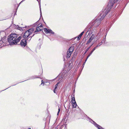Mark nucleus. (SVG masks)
<instances>
[{"label":"nucleus","instance_id":"obj_1","mask_svg":"<svg viewBox=\"0 0 129 129\" xmlns=\"http://www.w3.org/2000/svg\"><path fill=\"white\" fill-rule=\"evenodd\" d=\"M121 2V0H110L108 3V8L107 9H105L101 12L99 15L95 20H93L92 22L93 25L98 26L100 24L101 21L104 18L106 15L109 11L111 7L113 6L115 3H119Z\"/></svg>","mask_w":129,"mask_h":129},{"label":"nucleus","instance_id":"obj_2","mask_svg":"<svg viewBox=\"0 0 129 129\" xmlns=\"http://www.w3.org/2000/svg\"><path fill=\"white\" fill-rule=\"evenodd\" d=\"M17 35L16 34H12L8 37L7 41L10 45L17 44L21 39V37L20 36L18 38Z\"/></svg>","mask_w":129,"mask_h":129},{"label":"nucleus","instance_id":"obj_3","mask_svg":"<svg viewBox=\"0 0 129 129\" xmlns=\"http://www.w3.org/2000/svg\"><path fill=\"white\" fill-rule=\"evenodd\" d=\"M34 30V28H32L28 29L26 31L24 34L23 36V37L26 39L28 37L30 34L33 32Z\"/></svg>","mask_w":129,"mask_h":129},{"label":"nucleus","instance_id":"obj_4","mask_svg":"<svg viewBox=\"0 0 129 129\" xmlns=\"http://www.w3.org/2000/svg\"><path fill=\"white\" fill-rule=\"evenodd\" d=\"M38 24V21L35 23L34 24V27H37L35 31V32H38L42 29L43 25L42 24H39L38 25H37Z\"/></svg>","mask_w":129,"mask_h":129},{"label":"nucleus","instance_id":"obj_5","mask_svg":"<svg viewBox=\"0 0 129 129\" xmlns=\"http://www.w3.org/2000/svg\"><path fill=\"white\" fill-rule=\"evenodd\" d=\"M74 50V48L73 47H71L68 49L67 52V57L69 58Z\"/></svg>","mask_w":129,"mask_h":129},{"label":"nucleus","instance_id":"obj_6","mask_svg":"<svg viewBox=\"0 0 129 129\" xmlns=\"http://www.w3.org/2000/svg\"><path fill=\"white\" fill-rule=\"evenodd\" d=\"M89 120H90L89 121L92 123L95 126L97 127L98 129H102V128L100 126L96 124L94 121L89 118Z\"/></svg>","mask_w":129,"mask_h":129},{"label":"nucleus","instance_id":"obj_7","mask_svg":"<svg viewBox=\"0 0 129 129\" xmlns=\"http://www.w3.org/2000/svg\"><path fill=\"white\" fill-rule=\"evenodd\" d=\"M25 39H23L21 42L20 45L22 46H23L24 47L26 45V41Z\"/></svg>","mask_w":129,"mask_h":129},{"label":"nucleus","instance_id":"obj_8","mask_svg":"<svg viewBox=\"0 0 129 129\" xmlns=\"http://www.w3.org/2000/svg\"><path fill=\"white\" fill-rule=\"evenodd\" d=\"M72 105L73 106V108H76L77 106V104L76 101L73 102H72Z\"/></svg>","mask_w":129,"mask_h":129},{"label":"nucleus","instance_id":"obj_9","mask_svg":"<svg viewBox=\"0 0 129 129\" xmlns=\"http://www.w3.org/2000/svg\"><path fill=\"white\" fill-rule=\"evenodd\" d=\"M94 35H92L91 36L89 39V40L88 41V42H89L90 43L92 41V40L94 38Z\"/></svg>","mask_w":129,"mask_h":129},{"label":"nucleus","instance_id":"obj_10","mask_svg":"<svg viewBox=\"0 0 129 129\" xmlns=\"http://www.w3.org/2000/svg\"><path fill=\"white\" fill-rule=\"evenodd\" d=\"M44 31L46 34H48L49 33L50 29L47 28L44 29Z\"/></svg>","mask_w":129,"mask_h":129},{"label":"nucleus","instance_id":"obj_11","mask_svg":"<svg viewBox=\"0 0 129 129\" xmlns=\"http://www.w3.org/2000/svg\"><path fill=\"white\" fill-rule=\"evenodd\" d=\"M39 78V77H38L37 76L35 75L34 76H32L31 77L30 79H33L36 78Z\"/></svg>","mask_w":129,"mask_h":129},{"label":"nucleus","instance_id":"obj_12","mask_svg":"<svg viewBox=\"0 0 129 129\" xmlns=\"http://www.w3.org/2000/svg\"><path fill=\"white\" fill-rule=\"evenodd\" d=\"M106 36H105V38H104V39L102 40L101 42V43H104L106 41Z\"/></svg>","mask_w":129,"mask_h":129},{"label":"nucleus","instance_id":"obj_13","mask_svg":"<svg viewBox=\"0 0 129 129\" xmlns=\"http://www.w3.org/2000/svg\"><path fill=\"white\" fill-rule=\"evenodd\" d=\"M16 28L17 29H18L19 30H21L22 29V28L19 26H18L17 25Z\"/></svg>","mask_w":129,"mask_h":129},{"label":"nucleus","instance_id":"obj_14","mask_svg":"<svg viewBox=\"0 0 129 129\" xmlns=\"http://www.w3.org/2000/svg\"><path fill=\"white\" fill-rule=\"evenodd\" d=\"M86 29H85L84 30L83 32H82L79 35L80 36H81V37L82 35L83 34V33H84V31H85L86 30Z\"/></svg>","mask_w":129,"mask_h":129},{"label":"nucleus","instance_id":"obj_15","mask_svg":"<svg viewBox=\"0 0 129 129\" xmlns=\"http://www.w3.org/2000/svg\"><path fill=\"white\" fill-rule=\"evenodd\" d=\"M72 102H75L76 101L75 100V98L74 97H73L72 98Z\"/></svg>","mask_w":129,"mask_h":129},{"label":"nucleus","instance_id":"obj_16","mask_svg":"<svg viewBox=\"0 0 129 129\" xmlns=\"http://www.w3.org/2000/svg\"><path fill=\"white\" fill-rule=\"evenodd\" d=\"M57 87H56V86H55V88H54V89L53 90L54 92L55 93H56V91H55V90H56V88H57Z\"/></svg>","mask_w":129,"mask_h":129},{"label":"nucleus","instance_id":"obj_17","mask_svg":"<svg viewBox=\"0 0 129 129\" xmlns=\"http://www.w3.org/2000/svg\"><path fill=\"white\" fill-rule=\"evenodd\" d=\"M49 33H50L52 34H54V32H53L52 30L51 29H50Z\"/></svg>","mask_w":129,"mask_h":129},{"label":"nucleus","instance_id":"obj_18","mask_svg":"<svg viewBox=\"0 0 129 129\" xmlns=\"http://www.w3.org/2000/svg\"><path fill=\"white\" fill-rule=\"evenodd\" d=\"M93 44H92L90 47H88L86 49L87 51H88L89 49L92 46Z\"/></svg>","mask_w":129,"mask_h":129},{"label":"nucleus","instance_id":"obj_19","mask_svg":"<svg viewBox=\"0 0 129 129\" xmlns=\"http://www.w3.org/2000/svg\"><path fill=\"white\" fill-rule=\"evenodd\" d=\"M59 108L58 109V113H57V115H58V114H59V112L60 111V108H59Z\"/></svg>","mask_w":129,"mask_h":129},{"label":"nucleus","instance_id":"obj_20","mask_svg":"<svg viewBox=\"0 0 129 129\" xmlns=\"http://www.w3.org/2000/svg\"><path fill=\"white\" fill-rule=\"evenodd\" d=\"M81 37L79 35V36L78 37L77 40H79L80 39Z\"/></svg>","mask_w":129,"mask_h":129},{"label":"nucleus","instance_id":"obj_21","mask_svg":"<svg viewBox=\"0 0 129 129\" xmlns=\"http://www.w3.org/2000/svg\"><path fill=\"white\" fill-rule=\"evenodd\" d=\"M40 15H42V12H41V8L40 6Z\"/></svg>","mask_w":129,"mask_h":129},{"label":"nucleus","instance_id":"obj_22","mask_svg":"<svg viewBox=\"0 0 129 129\" xmlns=\"http://www.w3.org/2000/svg\"><path fill=\"white\" fill-rule=\"evenodd\" d=\"M95 50V49H93L91 51V52L89 54H90V55H91L93 52Z\"/></svg>","mask_w":129,"mask_h":129},{"label":"nucleus","instance_id":"obj_23","mask_svg":"<svg viewBox=\"0 0 129 129\" xmlns=\"http://www.w3.org/2000/svg\"><path fill=\"white\" fill-rule=\"evenodd\" d=\"M102 43H101V42L99 44H98L97 45V46H100V45H102Z\"/></svg>","mask_w":129,"mask_h":129},{"label":"nucleus","instance_id":"obj_24","mask_svg":"<svg viewBox=\"0 0 129 129\" xmlns=\"http://www.w3.org/2000/svg\"><path fill=\"white\" fill-rule=\"evenodd\" d=\"M86 60H87V59H86L85 62L83 63V67H84L85 64V62H86Z\"/></svg>","mask_w":129,"mask_h":129},{"label":"nucleus","instance_id":"obj_25","mask_svg":"<svg viewBox=\"0 0 129 129\" xmlns=\"http://www.w3.org/2000/svg\"><path fill=\"white\" fill-rule=\"evenodd\" d=\"M90 55V54H89V55L88 56H87V58H86V59L87 60V59L90 56V55Z\"/></svg>","mask_w":129,"mask_h":129},{"label":"nucleus","instance_id":"obj_26","mask_svg":"<svg viewBox=\"0 0 129 129\" xmlns=\"http://www.w3.org/2000/svg\"><path fill=\"white\" fill-rule=\"evenodd\" d=\"M59 83L58 82L55 85V86H56V87H57V86L58 85Z\"/></svg>","mask_w":129,"mask_h":129},{"label":"nucleus","instance_id":"obj_27","mask_svg":"<svg viewBox=\"0 0 129 129\" xmlns=\"http://www.w3.org/2000/svg\"><path fill=\"white\" fill-rule=\"evenodd\" d=\"M41 81H42L41 84H44V81L43 80H42Z\"/></svg>","mask_w":129,"mask_h":129},{"label":"nucleus","instance_id":"obj_28","mask_svg":"<svg viewBox=\"0 0 129 129\" xmlns=\"http://www.w3.org/2000/svg\"><path fill=\"white\" fill-rule=\"evenodd\" d=\"M34 34L33 35V36H31V37L30 36V37H29V38H30V37H31V38H30V39H31V38L33 36H34Z\"/></svg>","mask_w":129,"mask_h":129},{"label":"nucleus","instance_id":"obj_29","mask_svg":"<svg viewBox=\"0 0 129 129\" xmlns=\"http://www.w3.org/2000/svg\"><path fill=\"white\" fill-rule=\"evenodd\" d=\"M89 43H90L89 42H88V41L87 42V43H86V44L87 45L88 44H89Z\"/></svg>","mask_w":129,"mask_h":129},{"label":"nucleus","instance_id":"obj_30","mask_svg":"<svg viewBox=\"0 0 129 129\" xmlns=\"http://www.w3.org/2000/svg\"><path fill=\"white\" fill-rule=\"evenodd\" d=\"M98 46H97L95 47L93 49H95V50L97 48V47H98Z\"/></svg>","mask_w":129,"mask_h":129},{"label":"nucleus","instance_id":"obj_31","mask_svg":"<svg viewBox=\"0 0 129 129\" xmlns=\"http://www.w3.org/2000/svg\"><path fill=\"white\" fill-rule=\"evenodd\" d=\"M63 125H62V126H61V127H60V129H61V128H62V127H63Z\"/></svg>","mask_w":129,"mask_h":129},{"label":"nucleus","instance_id":"obj_32","mask_svg":"<svg viewBox=\"0 0 129 129\" xmlns=\"http://www.w3.org/2000/svg\"><path fill=\"white\" fill-rule=\"evenodd\" d=\"M25 0H23L19 4H20L23 1Z\"/></svg>","mask_w":129,"mask_h":129},{"label":"nucleus","instance_id":"obj_33","mask_svg":"<svg viewBox=\"0 0 129 129\" xmlns=\"http://www.w3.org/2000/svg\"><path fill=\"white\" fill-rule=\"evenodd\" d=\"M87 50H86V51L85 52V53H84V54H85L86 52H87Z\"/></svg>","mask_w":129,"mask_h":129},{"label":"nucleus","instance_id":"obj_34","mask_svg":"<svg viewBox=\"0 0 129 129\" xmlns=\"http://www.w3.org/2000/svg\"><path fill=\"white\" fill-rule=\"evenodd\" d=\"M73 96H74L73 97H74V94H73Z\"/></svg>","mask_w":129,"mask_h":129},{"label":"nucleus","instance_id":"obj_35","mask_svg":"<svg viewBox=\"0 0 129 129\" xmlns=\"http://www.w3.org/2000/svg\"><path fill=\"white\" fill-rule=\"evenodd\" d=\"M28 129H31L30 128H29Z\"/></svg>","mask_w":129,"mask_h":129}]
</instances>
